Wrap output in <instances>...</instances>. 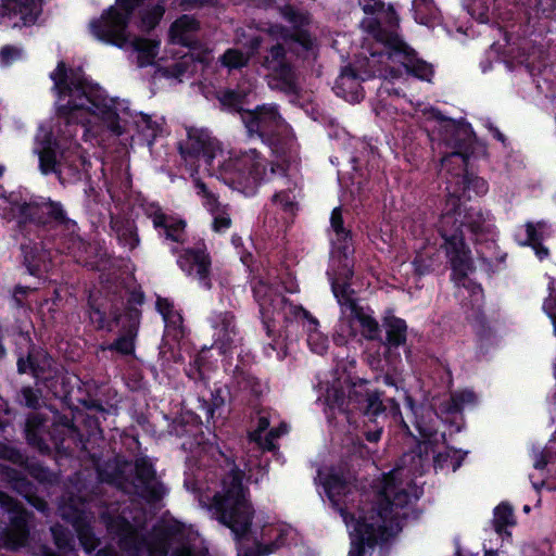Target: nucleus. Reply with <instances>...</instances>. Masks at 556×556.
Instances as JSON below:
<instances>
[{
	"label": "nucleus",
	"mask_w": 556,
	"mask_h": 556,
	"mask_svg": "<svg viewBox=\"0 0 556 556\" xmlns=\"http://www.w3.org/2000/svg\"><path fill=\"white\" fill-rule=\"evenodd\" d=\"M400 469L384 476L381 490L377 497V506L368 511L362 510L357 518L348 517L342 507L339 508L353 535L369 546L386 541L401 530V509L410 502V495L402 479Z\"/></svg>",
	"instance_id": "1"
},
{
	"label": "nucleus",
	"mask_w": 556,
	"mask_h": 556,
	"mask_svg": "<svg viewBox=\"0 0 556 556\" xmlns=\"http://www.w3.org/2000/svg\"><path fill=\"white\" fill-rule=\"evenodd\" d=\"M51 79L58 93V109L61 114L87 112L101 118L115 135L123 132L117 113L112 110L98 85L88 83L78 72H67L63 62L51 73Z\"/></svg>",
	"instance_id": "2"
},
{
	"label": "nucleus",
	"mask_w": 556,
	"mask_h": 556,
	"mask_svg": "<svg viewBox=\"0 0 556 556\" xmlns=\"http://www.w3.org/2000/svg\"><path fill=\"white\" fill-rule=\"evenodd\" d=\"M484 220L479 210L465 207L458 203L456 195L448 198L446 212L440 220V233L444 239V249L457 282L475 270L470 251L464 242L463 228L466 227L472 233L482 232Z\"/></svg>",
	"instance_id": "3"
},
{
	"label": "nucleus",
	"mask_w": 556,
	"mask_h": 556,
	"mask_svg": "<svg viewBox=\"0 0 556 556\" xmlns=\"http://www.w3.org/2000/svg\"><path fill=\"white\" fill-rule=\"evenodd\" d=\"M213 506L220 523L231 530L236 538L244 536L252 525L254 509L242 486V477L231 471L223 481V492L215 494Z\"/></svg>",
	"instance_id": "4"
},
{
	"label": "nucleus",
	"mask_w": 556,
	"mask_h": 556,
	"mask_svg": "<svg viewBox=\"0 0 556 556\" xmlns=\"http://www.w3.org/2000/svg\"><path fill=\"white\" fill-rule=\"evenodd\" d=\"M278 42L274 45L263 61V66L269 72L268 84L271 88L282 90L285 92H295L296 76L289 61L287 60V50L295 51L296 45L304 50L312 47V40L306 34H299L296 37L289 35L282 28H276L270 31Z\"/></svg>",
	"instance_id": "5"
},
{
	"label": "nucleus",
	"mask_w": 556,
	"mask_h": 556,
	"mask_svg": "<svg viewBox=\"0 0 556 556\" xmlns=\"http://www.w3.org/2000/svg\"><path fill=\"white\" fill-rule=\"evenodd\" d=\"M140 0H118L98 21L90 24L92 34L100 40L123 46L127 40L126 25L128 15Z\"/></svg>",
	"instance_id": "6"
},
{
	"label": "nucleus",
	"mask_w": 556,
	"mask_h": 556,
	"mask_svg": "<svg viewBox=\"0 0 556 556\" xmlns=\"http://www.w3.org/2000/svg\"><path fill=\"white\" fill-rule=\"evenodd\" d=\"M433 116L443 122V137L448 147L454 151L444 156L441 161L443 168L450 170V165L457 163L459 167L465 166L467 161L466 151L471 143L472 131L470 126L460 121L444 118L439 112Z\"/></svg>",
	"instance_id": "7"
},
{
	"label": "nucleus",
	"mask_w": 556,
	"mask_h": 556,
	"mask_svg": "<svg viewBox=\"0 0 556 556\" xmlns=\"http://www.w3.org/2000/svg\"><path fill=\"white\" fill-rule=\"evenodd\" d=\"M220 173L233 182L243 184L257 180L265 173V165L255 150L244 153L231 152L220 165Z\"/></svg>",
	"instance_id": "8"
},
{
	"label": "nucleus",
	"mask_w": 556,
	"mask_h": 556,
	"mask_svg": "<svg viewBox=\"0 0 556 556\" xmlns=\"http://www.w3.org/2000/svg\"><path fill=\"white\" fill-rule=\"evenodd\" d=\"M0 509L10 514V526L0 536V546L16 549L27 541V514L12 497L0 492Z\"/></svg>",
	"instance_id": "9"
},
{
	"label": "nucleus",
	"mask_w": 556,
	"mask_h": 556,
	"mask_svg": "<svg viewBox=\"0 0 556 556\" xmlns=\"http://www.w3.org/2000/svg\"><path fill=\"white\" fill-rule=\"evenodd\" d=\"M178 264L189 276L198 279L204 288H211V258L204 244L198 248L185 249L179 255Z\"/></svg>",
	"instance_id": "10"
},
{
	"label": "nucleus",
	"mask_w": 556,
	"mask_h": 556,
	"mask_svg": "<svg viewBox=\"0 0 556 556\" xmlns=\"http://www.w3.org/2000/svg\"><path fill=\"white\" fill-rule=\"evenodd\" d=\"M80 506L81 503H63L59 509L61 516L73 523L81 545L89 553L94 549L97 540L89 527L90 518Z\"/></svg>",
	"instance_id": "11"
},
{
	"label": "nucleus",
	"mask_w": 556,
	"mask_h": 556,
	"mask_svg": "<svg viewBox=\"0 0 556 556\" xmlns=\"http://www.w3.org/2000/svg\"><path fill=\"white\" fill-rule=\"evenodd\" d=\"M181 155L202 154L207 164H211L216 153L220 150L218 141L206 129L189 128L186 146H180Z\"/></svg>",
	"instance_id": "12"
},
{
	"label": "nucleus",
	"mask_w": 556,
	"mask_h": 556,
	"mask_svg": "<svg viewBox=\"0 0 556 556\" xmlns=\"http://www.w3.org/2000/svg\"><path fill=\"white\" fill-rule=\"evenodd\" d=\"M141 313L137 308H129L119 319L122 329L119 337L109 345V350H115L123 355H130L135 351V341L138 334Z\"/></svg>",
	"instance_id": "13"
},
{
	"label": "nucleus",
	"mask_w": 556,
	"mask_h": 556,
	"mask_svg": "<svg viewBox=\"0 0 556 556\" xmlns=\"http://www.w3.org/2000/svg\"><path fill=\"white\" fill-rule=\"evenodd\" d=\"M137 483L135 488L137 492L149 501L160 500L165 490L155 477L152 465L144 458H139L135 464Z\"/></svg>",
	"instance_id": "14"
},
{
	"label": "nucleus",
	"mask_w": 556,
	"mask_h": 556,
	"mask_svg": "<svg viewBox=\"0 0 556 556\" xmlns=\"http://www.w3.org/2000/svg\"><path fill=\"white\" fill-rule=\"evenodd\" d=\"M38 0H2L3 15L9 18L17 17L12 23L13 27H21L34 24L38 16Z\"/></svg>",
	"instance_id": "15"
},
{
	"label": "nucleus",
	"mask_w": 556,
	"mask_h": 556,
	"mask_svg": "<svg viewBox=\"0 0 556 556\" xmlns=\"http://www.w3.org/2000/svg\"><path fill=\"white\" fill-rule=\"evenodd\" d=\"M199 28L200 24L194 17L182 15L172 24L168 31L169 40L173 43L191 46Z\"/></svg>",
	"instance_id": "16"
},
{
	"label": "nucleus",
	"mask_w": 556,
	"mask_h": 556,
	"mask_svg": "<svg viewBox=\"0 0 556 556\" xmlns=\"http://www.w3.org/2000/svg\"><path fill=\"white\" fill-rule=\"evenodd\" d=\"M279 115L274 106H262L257 108L253 112H248L243 116V121L250 134L266 132L268 128L277 124Z\"/></svg>",
	"instance_id": "17"
},
{
	"label": "nucleus",
	"mask_w": 556,
	"mask_h": 556,
	"mask_svg": "<svg viewBox=\"0 0 556 556\" xmlns=\"http://www.w3.org/2000/svg\"><path fill=\"white\" fill-rule=\"evenodd\" d=\"M29 215L40 223L55 222L59 224L67 223V218L62 206L59 203L47 201L40 204L28 205Z\"/></svg>",
	"instance_id": "18"
},
{
	"label": "nucleus",
	"mask_w": 556,
	"mask_h": 556,
	"mask_svg": "<svg viewBox=\"0 0 556 556\" xmlns=\"http://www.w3.org/2000/svg\"><path fill=\"white\" fill-rule=\"evenodd\" d=\"M260 46L261 39L258 37H254L250 41V52L243 53L238 49H228L220 56V62L229 70L241 68L248 64L250 58L255 53Z\"/></svg>",
	"instance_id": "19"
},
{
	"label": "nucleus",
	"mask_w": 556,
	"mask_h": 556,
	"mask_svg": "<svg viewBox=\"0 0 556 556\" xmlns=\"http://www.w3.org/2000/svg\"><path fill=\"white\" fill-rule=\"evenodd\" d=\"M152 222L155 227H162L165 229L167 239L175 242L184 241L186 223L182 219H176L162 213H157L152 216Z\"/></svg>",
	"instance_id": "20"
},
{
	"label": "nucleus",
	"mask_w": 556,
	"mask_h": 556,
	"mask_svg": "<svg viewBox=\"0 0 556 556\" xmlns=\"http://www.w3.org/2000/svg\"><path fill=\"white\" fill-rule=\"evenodd\" d=\"M18 371L24 374L30 371L34 376H39L51 367V359L43 352L30 353L27 359H20L17 363Z\"/></svg>",
	"instance_id": "21"
},
{
	"label": "nucleus",
	"mask_w": 556,
	"mask_h": 556,
	"mask_svg": "<svg viewBox=\"0 0 556 556\" xmlns=\"http://www.w3.org/2000/svg\"><path fill=\"white\" fill-rule=\"evenodd\" d=\"M359 81L355 73L345 68L337 80V88L342 92V96L349 101H357L359 98Z\"/></svg>",
	"instance_id": "22"
},
{
	"label": "nucleus",
	"mask_w": 556,
	"mask_h": 556,
	"mask_svg": "<svg viewBox=\"0 0 556 556\" xmlns=\"http://www.w3.org/2000/svg\"><path fill=\"white\" fill-rule=\"evenodd\" d=\"M269 427V420L266 417H261L257 422V428L249 433L250 442L255 443L261 450L274 448L273 441L278 438V433L270 430L264 438L262 433Z\"/></svg>",
	"instance_id": "23"
},
{
	"label": "nucleus",
	"mask_w": 556,
	"mask_h": 556,
	"mask_svg": "<svg viewBox=\"0 0 556 556\" xmlns=\"http://www.w3.org/2000/svg\"><path fill=\"white\" fill-rule=\"evenodd\" d=\"M492 522L494 530L498 534L506 533L510 535L507 531H505V528L514 527L516 525V519L511 506L506 503L497 505L494 508V516Z\"/></svg>",
	"instance_id": "24"
},
{
	"label": "nucleus",
	"mask_w": 556,
	"mask_h": 556,
	"mask_svg": "<svg viewBox=\"0 0 556 556\" xmlns=\"http://www.w3.org/2000/svg\"><path fill=\"white\" fill-rule=\"evenodd\" d=\"M132 45L138 52L139 65H151L157 54L159 42L148 39L136 38Z\"/></svg>",
	"instance_id": "25"
},
{
	"label": "nucleus",
	"mask_w": 556,
	"mask_h": 556,
	"mask_svg": "<svg viewBox=\"0 0 556 556\" xmlns=\"http://www.w3.org/2000/svg\"><path fill=\"white\" fill-rule=\"evenodd\" d=\"M352 317L356 320L362 327V334L368 340H376L379 337V325L378 323L369 315H367L363 309L353 307L352 308Z\"/></svg>",
	"instance_id": "26"
},
{
	"label": "nucleus",
	"mask_w": 556,
	"mask_h": 556,
	"mask_svg": "<svg viewBox=\"0 0 556 556\" xmlns=\"http://www.w3.org/2000/svg\"><path fill=\"white\" fill-rule=\"evenodd\" d=\"M387 343L399 346L406 341V324L404 320L391 317L387 319Z\"/></svg>",
	"instance_id": "27"
},
{
	"label": "nucleus",
	"mask_w": 556,
	"mask_h": 556,
	"mask_svg": "<svg viewBox=\"0 0 556 556\" xmlns=\"http://www.w3.org/2000/svg\"><path fill=\"white\" fill-rule=\"evenodd\" d=\"M430 451L433 452L430 442H420L417 444L416 451L403 456L402 462L405 466H409L412 471L417 472L424 466V454L427 456Z\"/></svg>",
	"instance_id": "28"
},
{
	"label": "nucleus",
	"mask_w": 556,
	"mask_h": 556,
	"mask_svg": "<svg viewBox=\"0 0 556 556\" xmlns=\"http://www.w3.org/2000/svg\"><path fill=\"white\" fill-rule=\"evenodd\" d=\"M325 489L334 505L339 504L341 496L351 492V486L337 475H331L327 478Z\"/></svg>",
	"instance_id": "29"
},
{
	"label": "nucleus",
	"mask_w": 556,
	"mask_h": 556,
	"mask_svg": "<svg viewBox=\"0 0 556 556\" xmlns=\"http://www.w3.org/2000/svg\"><path fill=\"white\" fill-rule=\"evenodd\" d=\"M55 544L60 551V554L48 552L46 556H75V552L73 549L72 540L68 536V533L62 527H53L51 529Z\"/></svg>",
	"instance_id": "30"
},
{
	"label": "nucleus",
	"mask_w": 556,
	"mask_h": 556,
	"mask_svg": "<svg viewBox=\"0 0 556 556\" xmlns=\"http://www.w3.org/2000/svg\"><path fill=\"white\" fill-rule=\"evenodd\" d=\"M462 182L464 185L462 194H467L468 199L471 198V193L481 195L488 191L486 181L480 177L467 174L462 178Z\"/></svg>",
	"instance_id": "31"
},
{
	"label": "nucleus",
	"mask_w": 556,
	"mask_h": 556,
	"mask_svg": "<svg viewBox=\"0 0 556 556\" xmlns=\"http://www.w3.org/2000/svg\"><path fill=\"white\" fill-rule=\"evenodd\" d=\"M475 394L471 391H462L452 395L446 406L447 413L460 412L465 404H471L475 402Z\"/></svg>",
	"instance_id": "32"
},
{
	"label": "nucleus",
	"mask_w": 556,
	"mask_h": 556,
	"mask_svg": "<svg viewBox=\"0 0 556 556\" xmlns=\"http://www.w3.org/2000/svg\"><path fill=\"white\" fill-rule=\"evenodd\" d=\"M40 170L42 174L56 172V154L50 147H45L39 151Z\"/></svg>",
	"instance_id": "33"
},
{
	"label": "nucleus",
	"mask_w": 556,
	"mask_h": 556,
	"mask_svg": "<svg viewBox=\"0 0 556 556\" xmlns=\"http://www.w3.org/2000/svg\"><path fill=\"white\" fill-rule=\"evenodd\" d=\"M405 68L407 73L425 80H429L433 74L432 67L426 62L419 60H409L405 63Z\"/></svg>",
	"instance_id": "34"
},
{
	"label": "nucleus",
	"mask_w": 556,
	"mask_h": 556,
	"mask_svg": "<svg viewBox=\"0 0 556 556\" xmlns=\"http://www.w3.org/2000/svg\"><path fill=\"white\" fill-rule=\"evenodd\" d=\"M118 239L127 245L129 249L137 247L139 239L136 233V229L132 224L126 223L116 228Z\"/></svg>",
	"instance_id": "35"
},
{
	"label": "nucleus",
	"mask_w": 556,
	"mask_h": 556,
	"mask_svg": "<svg viewBox=\"0 0 556 556\" xmlns=\"http://www.w3.org/2000/svg\"><path fill=\"white\" fill-rule=\"evenodd\" d=\"M331 227L338 236V240L345 241L349 238V231L343 228L341 208L336 207L331 213Z\"/></svg>",
	"instance_id": "36"
},
{
	"label": "nucleus",
	"mask_w": 556,
	"mask_h": 556,
	"mask_svg": "<svg viewBox=\"0 0 556 556\" xmlns=\"http://www.w3.org/2000/svg\"><path fill=\"white\" fill-rule=\"evenodd\" d=\"M164 14V9L160 5L154 7L151 11L142 16V27L144 29H152L160 22Z\"/></svg>",
	"instance_id": "37"
},
{
	"label": "nucleus",
	"mask_w": 556,
	"mask_h": 556,
	"mask_svg": "<svg viewBox=\"0 0 556 556\" xmlns=\"http://www.w3.org/2000/svg\"><path fill=\"white\" fill-rule=\"evenodd\" d=\"M365 414L377 416L383 412L382 401L378 393H369L366 399Z\"/></svg>",
	"instance_id": "38"
},
{
	"label": "nucleus",
	"mask_w": 556,
	"mask_h": 556,
	"mask_svg": "<svg viewBox=\"0 0 556 556\" xmlns=\"http://www.w3.org/2000/svg\"><path fill=\"white\" fill-rule=\"evenodd\" d=\"M247 92L243 91L228 90L222 94L220 101L224 105H228L239 110V104L242 102Z\"/></svg>",
	"instance_id": "39"
},
{
	"label": "nucleus",
	"mask_w": 556,
	"mask_h": 556,
	"mask_svg": "<svg viewBox=\"0 0 556 556\" xmlns=\"http://www.w3.org/2000/svg\"><path fill=\"white\" fill-rule=\"evenodd\" d=\"M22 56V50L15 46H4L0 51V61L9 65Z\"/></svg>",
	"instance_id": "40"
},
{
	"label": "nucleus",
	"mask_w": 556,
	"mask_h": 556,
	"mask_svg": "<svg viewBox=\"0 0 556 556\" xmlns=\"http://www.w3.org/2000/svg\"><path fill=\"white\" fill-rule=\"evenodd\" d=\"M156 307L165 321L176 323L180 316L172 311V305L166 299H157Z\"/></svg>",
	"instance_id": "41"
},
{
	"label": "nucleus",
	"mask_w": 556,
	"mask_h": 556,
	"mask_svg": "<svg viewBox=\"0 0 556 556\" xmlns=\"http://www.w3.org/2000/svg\"><path fill=\"white\" fill-rule=\"evenodd\" d=\"M231 225V219L227 214H217L214 217L213 229L216 232H222L228 229Z\"/></svg>",
	"instance_id": "42"
},
{
	"label": "nucleus",
	"mask_w": 556,
	"mask_h": 556,
	"mask_svg": "<svg viewBox=\"0 0 556 556\" xmlns=\"http://www.w3.org/2000/svg\"><path fill=\"white\" fill-rule=\"evenodd\" d=\"M190 59H191L190 56L185 55L180 62L176 63L173 66V75L175 77L178 78L188 70V63H189Z\"/></svg>",
	"instance_id": "43"
},
{
	"label": "nucleus",
	"mask_w": 556,
	"mask_h": 556,
	"mask_svg": "<svg viewBox=\"0 0 556 556\" xmlns=\"http://www.w3.org/2000/svg\"><path fill=\"white\" fill-rule=\"evenodd\" d=\"M23 397L28 407H35L37 405L38 399L31 389H29V388L24 389Z\"/></svg>",
	"instance_id": "44"
},
{
	"label": "nucleus",
	"mask_w": 556,
	"mask_h": 556,
	"mask_svg": "<svg viewBox=\"0 0 556 556\" xmlns=\"http://www.w3.org/2000/svg\"><path fill=\"white\" fill-rule=\"evenodd\" d=\"M27 500L28 502L35 506L38 510H45L46 509V503L39 498V497H36V496H28L27 495Z\"/></svg>",
	"instance_id": "45"
},
{
	"label": "nucleus",
	"mask_w": 556,
	"mask_h": 556,
	"mask_svg": "<svg viewBox=\"0 0 556 556\" xmlns=\"http://www.w3.org/2000/svg\"><path fill=\"white\" fill-rule=\"evenodd\" d=\"M367 24H368V28H370V30L372 31L374 36L378 40H382L383 38L380 36V29L378 27V22L376 20H369L367 22Z\"/></svg>",
	"instance_id": "46"
},
{
	"label": "nucleus",
	"mask_w": 556,
	"mask_h": 556,
	"mask_svg": "<svg viewBox=\"0 0 556 556\" xmlns=\"http://www.w3.org/2000/svg\"><path fill=\"white\" fill-rule=\"evenodd\" d=\"M527 235H528V242L534 243L536 242V230L533 224L528 223L527 224Z\"/></svg>",
	"instance_id": "47"
},
{
	"label": "nucleus",
	"mask_w": 556,
	"mask_h": 556,
	"mask_svg": "<svg viewBox=\"0 0 556 556\" xmlns=\"http://www.w3.org/2000/svg\"><path fill=\"white\" fill-rule=\"evenodd\" d=\"M383 4L380 2H375L374 4H366L364 5V11L366 13L372 14L379 10H382Z\"/></svg>",
	"instance_id": "48"
},
{
	"label": "nucleus",
	"mask_w": 556,
	"mask_h": 556,
	"mask_svg": "<svg viewBox=\"0 0 556 556\" xmlns=\"http://www.w3.org/2000/svg\"><path fill=\"white\" fill-rule=\"evenodd\" d=\"M380 434H381V429H376L372 431L369 430L366 432V439L369 442H377L380 439Z\"/></svg>",
	"instance_id": "49"
},
{
	"label": "nucleus",
	"mask_w": 556,
	"mask_h": 556,
	"mask_svg": "<svg viewBox=\"0 0 556 556\" xmlns=\"http://www.w3.org/2000/svg\"><path fill=\"white\" fill-rule=\"evenodd\" d=\"M40 424H41V419L38 416H33V417L28 418L27 422H26V430H27V432H30V429L33 427H37Z\"/></svg>",
	"instance_id": "50"
},
{
	"label": "nucleus",
	"mask_w": 556,
	"mask_h": 556,
	"mask_svg": "<svg viewBox=\"0 0 556 556\" xmlns=\"http://www.w3.org/2000/svg\"><path fill=\"white\" fill-rule=\"evenodd\" d=\"M533 247L535 249L536 255L540 258H543L548 254V250L546 248L542 247L540 243L534 242Z\"/></svg>",
	"instance_id": "51"
},
{
	"label": "nucleus",
	"mask_w": 556,
	"mask_h": 556,
	"mask_svg": "<svg viewBox=\"0 0 556 556\" xmlns=\"http://www.w3.org/2000/svg\"><path fill=\"white\" fill-rule=\"evenodd\" d=\"M172 556H193V555L191 554L189 548L182 547V548L176 551L175 553H173Z\"/></svg>",
	"instance_id": "52"
},
{
	"label": "nucleus",
	"mask_w": 556,
	"mask_h": 556,
	"mask_svg": "<svg viewBox=\"0 0 556 556\" xmlns=\"http://www.w3.org/2000/svg\"><path fill=\"white\" fill-rule=\"evenodd\" d=\"M34 476L40 480V481H45L47 480V476L48 473L43 470V469H38L37 471L34 470Z\"/></svg>",
	"instance_id": "53"
},
{
	"label": "nucleus",
	"mask_w": 556,
	"mask_h": 556,
	"mask_svg": "<svg viewBox=\"0 0 556 556\" xmlns=\"http://www.w3.org/2000/svg\"><path fill=\"white\" fill-rule=\"evenodd\" d=\"M540 459L535 463L536 468H543L546 465V460L544 459L543 455H539Z\"/></svg>",
	"instance_id": "54"
},
{
	"label": "nucleus",
	"mask_w": 556,
	"mask_h": 556,
	"mask_svg": "<svg viewBox=\"0 0 556 556\" xmlns=\"http://www.w3.org/2000/svg\"><path fill=\"white\" fill-rule=\"evenodd\" d=\"M278 546H279V544L275 542L270 545V547H268V548L266 547L262 553L269 554V553L274 552Z\"/></svg>",
	"instance_id": "55"
},
{
	"label": "nucleus",
	"mask_w": 556,
	"mask_h": 556,
	"mask_svg": "<svg viewBox=\"0 0 556 556\" xmlns=\"http://www.w3.org/2000/svg\"><path fill=\"white\" fill-rule=\"evenodd\" d=\"M362 553H364V547H356L351 551L350 556H361Z\"/></svg>",
	"instance_id": "56"
},
{
	"label": "nucleus",
	"mask_w": 556,
	"mask_h": 556,
	"mask_svg": "<svg viewBox=\"0 0 556 556\" xmlns=\"http://www.w3.org/2000/svg\"><path fill=\"white\" fill-rule=\"evenodd\" d=\"M393 47L395 50H404V45L402 42H399L396 39H394Z\"/></svg>",
	"instance_id": "57"
},
{
	"label": "nucleus",
	"mask_w": 556,
	"mask_h": 556,
	"mask_svg": "<svg viewBox=\"0 0 556 556\" xmlns=\"http://www.w3.org/2000/svg\"><path fill=\"white\" fill-rule=\"evenodd\" d=\"M399 76V73L397 71L391 68L387 75V77H390V78H396Z\"/></svg>",
	"instance_id": "58"
},
{
	"label": "nucleus",
	"mask_w": 556,
	"mask_h": 556,
	"mask_svg": "<svg viewBox=\"0 0 556 556\" xmlns=\"http://www.w3.org/2000/svg\"><path fill=\"white\" fill-rule=\"evenodd\" d=\"M302 314L305 318H308L312 323H316V320L309 316L308 312L305 309H302Z\"/></svg>",
	"instance_id": "59"
},
{
	"label": "nucleus",
	"mask_w": 556,
	"mask_h": 556,
	"mask_svg": "<svg viewBox=\"0 0 556 556\" xmlns=\"http://www.w3.org/2000/svg\"><path fill=\"white\" fill-rule=\"evenodd\" d=\"M447 190H451V187H447ZM451 192V197L453 195H456V199L459 201V195L460 193L458 192V190L454 189L453 191H450Z\"/></svg>",
	"instance_id": "60"
},
{
	"label": "nucleus",
	"mask_w": 556,
	"mask_h": 556,
	"mask_svg": "<svg viewBox=\"0 0 556 556\" xmlns=\"http://www.w3.org/2000/svg\"><path fill=\"white\" fill-rule=\"evenodd\" d=\"M273 431L278 433V437H279L281 433H285L287 431V429H286L285 426H282L279 429H276V430H273Z\"/></svg>",
	"instance_id": "61"
},
{
	"label": "nucleus",
	"mask_w": 556,
	"mask_h": 556,
	"mask_svg": "<svg viewBox=\"0 0 556 556\" xmlns=\"http://www.w3.org/2000/svg\"><path fill=\"white\" fill-rule=\"evenodd\" d=\"M229 326H230V321H228L227 325L225 326V337H226V340H229V330H228Z\"/></svg>",
	"instance_id": "62"
},
{
	"label": "nucleus",
	"mask_w": 556,
	"mask_h": 556,
	"mask_svg": "<svg viewBox=\"0 0 556 556\" xmlns=\"http://www.w3.org/2000/svg\"><path fill=\"white\" fill-rule=\"evenodd\" d=\"M198 187L203 191L205 190V186L202 182H198Z\"/></svg>",
	"instance_id": "63"
},
{
	"label": "nucleus",
	"mask_w": 556,
	"mask_h": 556,
	"mask_svg": "<svg viewBox=\"0 0 556 556\" xmlns=\"http://www.w3.org/2000/svg\"><path fill=\"white\" fill-rule=\"evenodd\" d=\"M263 287V285H260V287H256L255 288V292L256 294H260L261 293V288Z\"/></svg>",
	"instance_id": "64"
}]
</instances>
